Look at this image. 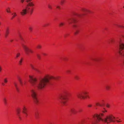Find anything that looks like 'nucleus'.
<instances>
[{
	"label": "nucleus",
	"instance_id": "1",
	"mask_svg": "<svg viewBox=\"0 0 124 124\" xmlns=\"http://www.w3.org/2000/svg\"><path fill=\"white\" fill-rule=\"evenodd\" d=\"M29 78V82L35 88L30 90L34 102L36 104H37L38 102L37 99V90L42 89L46 85L50 84L51 79L57 80L58 78V77L55 78L52 76H47L38 81L35 78L32 76H30Z\"/></svg>",
	"mask_w": 124,
	"mask_h": 124
},
{
	"label": "nucleus",
	"instance_id": "2",
	"mask_svg": "<svg viewBox=\"0 0 124 124\" xmlns=\"http://www.w3.org/2000/svg\"><path fill=\"white\" fill-rule=\"evenodd\" d=\"M104 116L102 113H101L99 115H95L93 116V118L96 120L95 122H92V124H94L97 123H99L101 121L107 123H109L111 122H114L115 117L111 115L106 116V118L104 119L101 118V117Z\"/></svg>",
	"mask_w": 124,
	"mask_h": 124
},
{
	"label": "nucleus",
	"instance_id": "3",
	"mask_svg": "<svg viewBox=\"0 0 124 124\" xmlns=\"http://www.w3.org/2000/svg\"><path fill=\"white\" fill-rule=\"evenodd\" d=\"M31 0H21V1L23 3L24 2H27L28 4L26 8L23 9L20 12V13L23 16L26 14L27 12L30 13L31 14L33 11V8L32 6L34 5L32 2H31Z\"/></svg>",
	"mask_w": 124,
	"mask_h": 124
},
{
	"label": "nucleus",
	"instance_id": "4",
	"mask_svg": "<svg viewBox=\"0 0 124 124\" xmlns=\"http://www.w3.org/2000/svg\"><path fill=\"white\" fill-rule=\"evenodd\" d=\"M69 94V93L68 92L66 91L59 97L60 101L63 105H66V103L68 99L67 97Z\"/></svg>",
	"mask_w": 124,
	"mask_h": 124
},
{
	"label": "nucleus",
	"instance_id": "5",
	"mask_svg": "<svg viewBox=\"0 0 124 124\" xmlns=\"http://www.w3.org/2000/svg\"><path fill=\"white\" fill-rule=\"evenodd\" d=\"M119 54L122 56L124 55V43H120L119 46Z\"/></svg>",
	"mask_w": 124,
	"mask_h": 124
},
{
	"label": "nucleus",
	"instance_id": "6",
	"mask_svg": "<svg viewBox=\"0 0 124 124\" xmlns=\"http://www.w3.org/2000/svg\"><path fill=\"white\" fill-rule=\"evenodd\" d=\"M88 93L86 91H82L77 93V96L79 98L84 99L85 98H86V96L85 95Z\"/></svg>",
	"mask_w": 124,
	"mask_h": 124
},
{
	"label": "nucleus",
	"instance_id": "7",
	"mask_svg": "<svg viewBox=\"0 0 124 124\" xmlns=\"http://www.w3.org/2000/svg\"><path fill=\"white\" fill-rule=\"evenodd\" d=\"M21 45L26 54H27L29 55V52L31 53H33V51L32 50L29 48L26 45H25L23 43H22Z\"/></svg>",
	"mask_w": 124,
	"mask_h": 124
},
{
	"label": "nucleus",
	"instance_id": "8",
	"mask_svg": "<svg viewBox=\"0 0 124 124\" xmlns=\"http://www.w3.org/2000/svg\"><path fill=\"white\" fill-rule=\"evenodd\" d=\"M69 24H71L72 23L76 22V20L73 18H69L67 20Z\"/></svg>",
	"mask_w": 124,
	"mask_h": 124
},
{
	"label": "nucleus",
	"instance_id": "9",
	"mask_svg": "<svg viewBox=\"0 0 124 124\" xmlns=\"http://www.w3.org/2000/svg\"><path fill=\"white\" fill-rule=\"evenodd\" d=\"M17 114L19 119L20 120L22 119V118L21 116L20 113V108H18L16 110Z\"/></svg>",
	"mask_w": 124,
	"mask_h": 124
},
{
	"label": "nucleus",
	"instance_id": "10",
	"mask_svg": "<svg viewBox=\"0 0 124 124\" xmlns=\"http://www.w3.org/2000/svg\"><path fill=\"white\" fill-rule=\"evenodd\" d=\"M73 28L76 30V31L75 32L74 34H75L76 35L78 33L79 31V30H77V26L76 24H74L73 26Z\"/></svg>",
	"mask_w": 124,
	"mask_h": 124
},
{
	"label": "nucleus",
	"instance_id": "11",
	"mask_svg": "<svg viewBox=\"0 0 124 124\" xmlns=\"http://www.w3.org/2000/svg\"><path fill=\"white\" fill-rule=\"evenodd\" d=\"M9 33V29L8 28H7L6 29V32L5 34V37H7Z\"/></svg>",
	"mask_w": 124,
	"mask_h": 124
},
{
	"label": "nucleus",
	"instance_id": "12",
	"mask_svg": "<svg viewBox=\"0 0 124 124\" xmlns=\"http://www.w3.org/2000/svg\"><path fill=\"white\" fill-rule=\"evenodd\" d=\"M70 111L71 113L74 114H76L77 112V111L74 108H71Z\"/></svg>",
	"mask_w": 124,
	"mask_h": 124
},
{
	"label": "nucleus",
	"instance_id": "13",
	"mask_svg": "<svg viewBox=\"0 0 124 124\" xmlns=\"http://www.w3.org/2000/svg\"><path fill=\"white\" fill-rule=\"evenodd\" d=\"M35 116L36 119H38L39 117V113L37 111H36L35 113Z\"/></svg>",
	"mask_w": 124,
	"mask_h": 124
},
{
	"label": "nucleus",
	"instance_id": "14",
	"mask_svg": "<svg viewBox=\"0 0 124 124\" xmlns=\"http://www.w3.org/2000/svg\"><path fill=\"white\" fill-rule=\"evenodd\" d=\"M3 101L5 105H6L7 104V100L6 97H4L3 99Z\"/></svg>",
	"mask_w": 124,
	"mask_h": 124
},
{
	"label": "nucleus",
	"instance_id": "15",
	"mask_svg": "<svg viewBox=\"0 0 124 124\" xmlns=\"http://www.w3.org/2000/svg\"><path fill=\"white\" fill-rule=\"evenodd\" d=\"M82 11L85 13H86L87 12H90V11L87 9H86L85 8H82Z\"/></svg>",
	"mask_w": 124,
	"mask_h": 124
},
{
	"label": "nucleus",
	"instance_id": "16",
	"mask_svg": "<svg viewBox=\"0 0 124 124\" xmlns=\"http://www.w3.org/2000/svg\"><path fill=\"white\" fill-rule=\"evenodd\" d=\"M96 106H103L104 105V104H101L99 102H96Z\"/></svg>",
	"mask_w": 124,
	"mask_h": 124
},
{
	"label": "nucleus",
	"instance_id": "17",
	"mask_svg": "<svg viewBox=\"0 0 124 124\" xmlns=\"http://www.w3.org/2000/svg\"><path fill=\"white\" fill-rule=\"evenodd\" d=\"M22 109L23 110L22 112L23 113H24V112H27V109L24 106H23L22 108Z\"/></svg>",
	"mask_w": 124,
	"mask_h": 124
},
{
	"label": "nucleus",
	"instance_id": "18",
	"mask_svg": "<svg viewBox=\"0 0 124 124\" xmlns=\"http://www.w3.org/2000/svg\"><path fill=\"white\" fill-rule=\"evenodd\" d=\"M105 87L106 89L108 90L110 89V86L108 85H106L105 86Z\"/></svg>",
	"mask_w": 124,
	"mask_h": 124
},
{
	"label": "nucleus",
	"instance_id": "19",
	"mask_svg": "<svg viewBox=\"0 0 124 124\" xmlns=\"http://www.w3.org/2000/svg\"><path fill=\"white\" fill-rule=\"evenodd\" d=\"M37 58L39 59L40 60L41 59V55L39 54H36Z\"/></svg>",
	"mask_w": 124,
	"mask_h": 124
},
{
	"label": "nucleus",
	"instance_id": "20",
	"mask_svg": "<svg viewBox=\"0 0 124 124\" xmlns=\"http://www.w3.org/2000/svg\"><path fill=\"white\" fill-rule=\"evenodd\" d=\"M18 79L19 80V81L20 83V84L21 85H22L23 84V83L22 82V81L21 79L19 77H18Z\"/></svg>",
	"mask_w": 124,
	"mask_h": 124
},
{
	"label": "nucleus",
	"instance_id": "21",
	"mask_svg": "<svg viewBox=\"0 0 124 124\" xmlns=\"http://www.w3.org/2000/svg\"><path fill=\"white\" fill-rule=\"evenodd\" d=\"M4 82L5 83H7L8 82V78H5L4 79Z\"/></svg>",
	"mask_w": 124,
	"mask_h": 124
},
{
	"label": "nucleus",
	"instance_id": "22",
	"mask_svg": "<svg viewBox=\"0 0 124 124\" xmlns=\"http://www.w3.org/2000/svg\"><path fill=\"white\" fill-rule=\"evenodd\" d=\"M65 23L62 22H61L59 23V25L60 26H62L64 25Z\"/></svg>",
	"mask_w": 124,
	"mask_h": 124
},
{
	"label": "nucleus",
	"instance_id": "23",
	"mask_svg": "<svg viewBox=\"0 0 124 124\" xmlns=\"http://www.w3.org/2000/svg\"><path fill=\"white\" fill-rule=\"evenodd\" d=\"M20 55V54L19 53H18L16 55V58H17L19 57Z\"/></svg>",
	"mask_w": 124,
	"mask_h": 124
},
{
	"label": "nucleus",
	"instance_id": "24",
	"mask_svg": "<svg viewBox=\"0 0 124 124\" xmlns=\"http://www.w3.org/2000/svg\"><path fill=\"white\" fill-rule=\"evenodd\" d=\"M12 15L13 16V17H14L17 16L16 12H14L13 13H12Z\"/></svg>",
	"mask_w": 124,
	"mask_h": 124
},
{
	"label": "nucleus",
	"instance_id": "25",
	"mask_svg": "<svg viewBox=\"0 0 124 124\" xmlns=\"http://www.w3.org/2000/svg\"><path fill=\"white\" fill-rule=\"evenodd\" d=\"M37 48L38 49H41V46L39 45H38L37 46Z\"/></svg>",
	"mask_w": 124,
	"mask_h": 124
},
{
	"label": "nucleus",
	"instance_id": "26",
	"mask_svg": "<svg viewBox=\"0 0 124 124\" xmlns=\"http://www.w3.org/2000/svg\"><path fill=\"white\" fill-rule=\"evenodd\" d=\"M94 61H96V62L101 61L100 60V59H94Z\"/></svg>",
	"mask_w": 124,
	"mask_h": 124
},
{
	"label": "nucleus",
	"instance_id": "27",
	"mask_svg": "<svg viewBox=\"0 0 124 124\" xmlns=\"http://www.w3.org/2000/svg\"><path fill=\"white\" fill-rule=\"evenodd\" d=\"M74 78L77 80H78L79 79V77L78 76H75L74 77Z\"/></svg>",
	"mask_w": 124,
	"mask_h": 124
},
{
	"label": "nucleus",
	"instance_id": "28",
	"mask_svg": "<svg viewBox=\"0 0 124 124\" xmlns=\"http://www.w3.org/2000/svg\"><path fill=\"white\" fill-rule=\"evenodd\" d=\"M65 0H61V4L62 5L64 3Z\"/></svg>",
	"mask_w": 124,
	"mask_h": 124
},
{
	"label": "nucleus",
	"instance_id": "29",
	"mask_svg": "<svg viewBox=\"0 0 124 124\" xmlns=\"http://www.w3.org/2000/svg\"><path fill=\"white\" fill-rule=\"evenodd\" d=\"M48 6L49 8L50 9H52V8L50 4H49L48 5Z\"/></svg>",
	"mask_w": 124,
	"mask_h": 124
},
{
	"label": "nucleus",
	"instance_id": "30",
	"mask_svg": "<svg viewBox=\"0 0 124 124\" xmlns=\"http://www.w3.org/2000/svg\"><path fill=\"white\" fill-rule=\"evenodd\" d=\"M76 15L77 16H78L79 17H81L82 16V15H80V14H76Z\"/></svg>",
	"mask_w": 124,
	"mask_h": 124
},
{
	"label": "nucleus",
	"instance_id": "31",
	"mask_svg": "<svg viewBox=\"0 0 124 124\" xmlns=\"http://www.w3.org/2000/svg\"><path fill=\"white\" fill-rule=\"evenodd\" d=\"M32 28L30 26L29 27V29L30 32H31L32 31Z\"/></svg>",
	"mask_w": 124,
	"mask_h": 124
},
{
	"label": "nucleus",
	"instance_id": "32",
	"mask_svg": "<svg viewBox=\"0 0 124 124\" xmlns=\"http://www.w3.org/2000/svg\"><path fill=\"white\" fill-rule=\"evenodd\" d=\"M107 110H106L104 108V110L102 111V112L104 113H105V112H107Z\"/></svg>",
	"mask_w": 124,
	"mask_h": 124
},
{
	"label": "nucleus",
	"instance_id": "33",
	"mask_svg": "<svg viewBox=\"0 0 124 124\" xmlns=\"http://www.w3.org/2000/svg\"><path fill=\"white\" fill-rule=\"evenodd\" d=\"M87 106L88 107H91L92 106V105L90 104H89Z\"/></svg>",
	"mask_w": 124,
	"mask_h": 124
},
{
	"label": "nucleus",
	"instance_id": "34",
	"mask_svg": "<svg viewBox=\"0 0 124 124\" xmlns=\"http://www.w3.org/2000/svg\"><path fill=\"white\" fill-rule=\"evenodd\" d=\"M14 84L15 86V87L16 88H17V84L16 83L14 82Z\"/></svg>",
	"mask_w": 124,
	"mask_h": 124
},
{
	"label": "nucleus",
	"instance_id": "35",
	"mask_svg": "<svg viewBox=\"0 0 124 124\" xmlns=\"http://www.w3.org/2000/svg\"><path fill=\"white\" fill-rule=\"evenodd\" d=\"M82 111V109L81 108H79V109H78V112H81Z\"/></svg>",
	"mask_w": 124,
	"mask_h": 124
},
{
	"label": "nucleus",
	"instance_id": "36",
	"mask_svg": "<svg viewBox=\"0 0 124 124\" xmlns=\"http://www.w3.org/2000/svg\"><path fill=\"white\" fill-rule=\"evenodd\" d=\"M18 36L19 37V38L21 39H22V37L21 36L20 33H19Z\"/></svg>",
	"mask_w": 124,
	"mask_h": 124
},
{
	"label": "nucleus",
	"instance_id": "37",
	"mask_svg": "<svg viewBox=\"0 0 124 124\" xmlns=\"http://www.w3.org/2000/svg\"><path fill=\"white\" fill-rule=\"evenodd\" d=\"M18 36L19 37V38L21 39H22V37L21 36L20 33H19Z\"/></svg>",
	"mask_w": 124,
	"mask_h": 124
},
{
	"label": "nucleus",
	"instance_id": "38",
	"mask_svg": "<svg viewBox=\"0 0 124 124\" xmlns=\"http://www.w3.org/2000/svg\"><path fill=\"white\" fill-rule=\"evenodd\" d=\"M56 8H58V9H61V8H60V7L59 6H56Z\"/></svg>",
	"mask_w": 124,
	"mask_h": 124
},
{
	"label": "nucleus",
	"instance_id": "39",
	"mask_svg": "<svg viewBox=\"0 0 124 124\" xmlns=\"http://www.w3.org/2000/svg\"><path fill=\"white\" fill-rule=\"evenodd\" d=\"M67 72L68 73H70V70H68L67 71Z\"/></svg>",
	"mask_w": 124,
	"mask_h": 124
},
{
	"label": "nucleus",
	"instance_id": "40",
	"mask_svg": "<svg viewBox=\"0 0 124 124\" xmlns=\"http://www.w3.org/2000/svg\"><path fill=\"white\" fill-rule=\"evenodd\" d=\"M24 112V114H25L26 115V117H27V115H28V114H27V112Z\"/></svg>",
	"mask_w": 124,
	"mask_h": 124
},
{
	"label": "nucleus",
	"instance_id": "41",
	"mask_svg": "<svg viewBox=\"0 0 124 124\" xmlns=\"http://www.w3.org/2000/svg\"><path fill=\"white\" fill-rule=\"evenodd\" d=\"M42 54L46 56V53H43Z\"/></svg>",
	"mask_w": 124,
	"mask_h": 124
},
{
	"label": "nucleus",
	"instance_id": "42",
	"mask_svg": "<svg viewBox=\"0 0 124 124\" xmlns=\"http://www.w3.org/2000/svg\"><path fill=\"white\" fill-rule=\"evenodd\" d=\"M63 61H67V59H63Z\"/></svg>",
	"mask_w": 124,
	"mask_h": 124
},
{
	"label": "nucleus",
	"instance_id": "43",
	"mask_svg": "<svg viewBox=\"0 0 124 124\" xmlns=\"http://www.w3.org/2000/svg\"><path fill=\"white\" fill-rule=\"evenodd\" d=\"M32 68H33V69H35L37 71H39V70H37V69H34L33 67V66H32Z\"/></svg>",
	"mask_w": 124,
	"mask_h": 124
},
{
	"label": "nucleus",
	"instance_id": "44",
	"mask_svg": "<svg viewBox=\"0 0 124 124\" xmlns=\"http://www.w3.org/2000/svg\"><path fill=\"white\" fill-rule=\"evenodd\" d=\"M23 61V59L22 58H21L20 59V61H19V62H22Z\"/></svg>",
	"mask_w": 124,
	"mask_h": 124
},
{
	"label": "nucleus",
	"instance_id": "45",
	"mask_svg": "<svg viewBox=\"0 0 124 124\" xmlns=\"http://www.w3.org/2000/svg\"><path fill=\"white\" fill-rule=\"evenodd\" d=\"M106 106L107 107H108V108H109V104H107L106 105Z\"/></svg>",
	"mask_w": 124,
	"mask_h": 124
},
{
	"label": "nucleus",
	"instance_id": "46",
	"mask_svg": "<svg viewBox=\"0 0 124 124\" xmlns=\"http://www.w3.org/2000/svg\"><path fill=\"white\" fill-rule=\"evenodd\" d=\"M16 88V89L17 90V91H18V92H19V89H18V88Z\"/></svg>",
	"mask_w": 124,
	"mask_h": 124
},
{
	"label": "nucleus",
	"instance_id": "47",
	"mask_svg": "<svg viewBox=\"0 0 124 124\" xmlns=\"http://www.w3.org/2000/svg\"><path fill=\"white\" fill-rule=\"evenodd\" d=\"M85 96H86V98L87 97H88V98H89V96L87 95V94H86V95H85Z\"/></svg>",
	"mask_w": 124,
	"mask_h": 124
},
{
	"label": "nucleus",
	"instance_id": "48",
	"mask_svg": "<svg viewBox=\"0 0 124 124\" xmlns=\"http://www.w3.org/2000/svg\"><path fill=\"white\" fill-rule=\"evenodd\" d=\"M2 84L3 85H5V84L4 83H2Z\"/></svg>",
	"mask_w": 124,
	"mask_h": 124
},
{
	"label": "nucleus",
	"instance_id": "49",
	"mask_svg": "<svg viewBox=\"0 0 124 124\" xmlns=\"http://www.w3.org/2000/svg\"><path fill=\"white\" fill-rule=\"evenodd\" d=\"M7 12H10V11H8V10H7Z\"/></svg>",
	"mask_w": 124,
	"mask_h": 124
},
{
	"label": "nucleus",
	"instance_id": "50",
	"mask_svg": "<svg viewBox=\"0 0 124 124\" xmlns=\"http://www.w3.org/2000/svg\"><path fill=\"white\" fill-rule=\"evenodd\" d=\"M117 121L118 122H120V121H118V120H117Z\"/></svg>",
	"mask_w": 124,
	"mask_h": 124
},
{
	"label": "nucleus",
	"instance_id": "51",
	"mask_svg": "<svg viewBox=\"0 0 124 124\" xmlns=\"http://www.w3.org/2000/svg\"><path fill=\"white\" fill-rule=\"evenodd\" d=\"M101 103V104H104V103Z\"/></svg>",
	"mask_w": 124,
	"mask_h": 124
},
{
	"label": "nucleus",
	"instance_id": "52",
	"mask_svg": "<svg viewBox=\"0 0 124 124\" xmlns=\"http://www.w3.org/2000/svg\"><path fill=\"white\" fill-rule=\"evenodd\" d=\"M14 17H13V16H12V18H11V19H13V18H14Z\"/></svg>",
	"mask_w": 124,
	"mask_h": 124
},
{
	"label": "nucleus",
	"instance_id": "53",
	"mask_svg": "<svg viewBox=\"0 0 124 124\" xmlns=\"http://www.w3.org/2000/svg\"><path fill=\"white\" fill-rule=\"evenodd\" d=\"M66 37V35H64V37Z\"/></svg>",
	"mask_w": 124,
	"mask_h": 124
},
{
	"label": "nucleus",
	"instance_id": "54",
	"mask_svg": "<svg viewBox=\"0 0 124 124\" xmlns=\"http://www.w3.org/2000/svg\"><path fill=\"white\" fill-rule=\"evenodd\" d=\"M13 40H12L11 41V42H12L13 41Z\"/></svg>",
	"mask_w": 124,
	"mask_h": 124
},
{
	"label": "nucleus",
	"instance_id": "55",
	"mask_svg": "<svg viewBox=\"0 0 124 124\" xmlns=\"http://www.w3.org/2000/svg\"><path fill=\"white\" fill-rule=\"evenodd\" d=\"M21 62H20V64H20V65L21 64Z\"/></svg>",
	"mask_w": 124,
	"mask_h": 124
},
{
	"label": "nucleus",
	"instance_id": "56",
	"mask_svg": "<svg viewBox=\"0 0 124 124\" xmlns=\"http://www.w3.org/2000/svg\"><path fill=\"white\" fill-rule=\"evenodd\" d=\"M111 41V42H112V40Z\"/></svg>",
	"mask_w": 124,
	"mask_h": 124
},
{
	"label": "nucleus",
	"instance_id": "57",
	"mask_svg": "<svg viewBox=\"0 0 124 124\" xmlns=\"http://www.w3.org/2000/svg\"><path fill=\"white\" fill-rule=\"evenodd\" d=\"M123 7L124 8V6Z\"/></svg>",
	"mask_w": 124,
	"mask_h": 124
}]
</instances>
